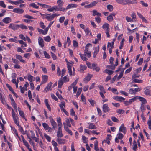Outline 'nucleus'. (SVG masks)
Returning a JSON list of instances; mask_svg holds the SVG:
<instances>
[{"label":"nucleus","instance_id":"1","mask_svg":"<svg viewBox=\"0 0 151 151\" xmlns=\"http://www.w3.org/2000/svg\"><path fill=\"white\" fill-rule=\"evenodd\" d=\"M12 115L14 122L17 126H19V121L18 120V117L15 116V114L13 109H12Z\"/></svg>","mask_w":151,"mask_h":151},{"label":"nucleus","instance_id":"2","mask_svg":"<svg viewBox=\"0 0 151 151\" xmlns=\"http://www.w3.org/2000/svg\"><path fill=\"white\" fill-rule=\"evenodd\" d=\"M78 5L75 4L71 3L69 4L66 8H64V12L66 11L67 10L71 8H77Z\"/></svg>","mask_w":151,"mask_h":151},{"label":"nucleus","instance_id":"3","mask_svg":"<svg viewBox=\"0 0 151 151\" xmlns=\"http://www.w3.org/2000/svg\"><path fill=\"white\" fill-rule=\"evenodd\" d=\"M60 14H58L55 13L53 14L52 15H47V19L48 21H51L53 20L54 18L57 16H59Z\"/></svg>","mask_w":151,"mask_h":151},{"label":"nucleus","instance_id":"4","mask_svg":"<svg viewBox=\"0 0 151 151\" xmlns=\"http://www.w3.org/2000/svg\"><path fill=\"white\" fill-rule=\"evenodd\" d=\"M98 3V1H93L92 2H91L90 4L85 5L84 7L86 8H92L95 6Z\"/></svg>","mask_w":151,"mask_h":151},{"label":"nucleus","instance_id":"5","mask_svg":"<svg viewBox=\"0 0 151 151\" xmlns=\"http://www.w3.org/2000/svg\"><path fill=\"white\" fill-rule=\"evenodd\" d=\"M102 109L103 112L104 113L109 112L110 110V109L108 106V105L106 104H104L103 105Z\"/></svg>","mask_w":151,"mask_h":151},{"label":"nucleus","instance_id":"6","mask_svg":"<svg viewBox=\"0 0 151 151\" xmlns=\"http://www.w3.org/2000/svg\"><path fill=\"white\" fill-rule=\"evenodd\" d=\"M48 76L47 75H42V80L40 85L46 83L48 79Z\"/></svg>","mask_w":151,"mask_h":151},{"label":"nucleus","instance_id":"7","mask_svg":"<svg viewBox=\"0 0 151 151\" xmlns=\"http://www.w3.org/2000/svg\"><path fill=\"white\" fill-rule=\"evenodd\" d=\"M19 25H15L13 23H11L9 26V28L12 29L14 30H17L18 29Z\"/></svg>","mask_w":151,"mask_h":151},{"label":"nucleus","instance_id":"8","mask_svg":"<svg viewBox=\"0 0 151 151\" xmlns=\"http://www.w3.org/2000/svg\"><path fill=\"white\" fill-rule=\"evenodd\" d=\"M38 42L39 45L42 48L44 46V41L42 38L39 37L38 39Z\"/></svg>","mask_w":151,"mask_h":151},{"label":"nucleus","instance_id":"9","mask_svg":"<svg viewBox=\"0 0 151 151\" xmlns=\"http://www.w3.org/2000/svg\"><path fill=\"white\" fill-rule=\"evenodd\" d=\"M113 98L114 100L119 101H122L125 99V98L122 96H113Z\"/></svg>","mask_w":151,"mask_h":151},{"label":"nucleus","instance_id":"10","mask_svg":"<svg viewBox=\"0 0 151 151\" xmlns=\"http://www.w3.org/2000/svg\"><path fill=\"white\" fill-rule=\"evenodd\" d=\"M119 131L125 134L127 132L126 128L124 126V124H122L119 128Z\"/></svg>","mask_w":151,"mask_h":151},{"label":"nucleus","instance_id":"11","mask_svg":"<svg viewBox=\"0 0 151 151\" xmlns=\"http://www.w3.org/2000/svg\"><path fill=\"white\" fill-rule=\"evenodd\" d=\"M13 12L14 13L18 14H22L24 12V10L19 8H14Z\"/></svg>","mask_w":151,"mask_h":151},{"label":"nucleus","instance_id":"12","mask_svg":"<svg viewBox=\"0 0 151 151\" xmlns=\"http://www.w3.org/2000/svg\"><path fill=\"white\" fill-rule=\"evenodd\" d=\"M93 76V75L90 74L88 73L87 75L83 79V81L85 82H88L91 80V78Z\"/></svg>","mask_w":151,"mask_h":151},{"label":"nucleus","instance_id":"13","mask_svg":"<svg viewBox=\"0 0 151 151\" xmlns=\"http://www.w3.org/2000/svg\"><path fill=\"white\" fill-rule=\"evenodd\" d=\"M102 28L105 31H109V25L107 23H104L102 26Z\"/></svg>","mask_w":151,"mask_h":151},{"label":"nucleus","instance_id":"14","mask_svg":"<svg viewBox=\"0 0 151 151\" xmlns=\"http://www.w3.org/2000/svg\"><path fill=\"white\" fill-rule=\"evenodd\" d=\"M63 124L65 130L67 132L68 134H70L71 136H72L73 135V133L72 131L70 130L66 126V124L65 123H63Z\"/></svg>","mask_w":151,"mask_h":151},{"label":"nucleus","instance_id":"15","mask_svg":"<svg viewBox=\"0 0 151 151\" xmlns=\"http://www.w3.org/2000/svg\"><path fill=\"white\" fill-rule=\"evenodd\" d=\"M2 21L4 23L7 24L11 22L12 19L10 17H6L3 19Z\"/></svg>","mask_w":151,"mask_h":151},{"label":"nucleus","instance_id":"16","mask_svg":"<svg viewBox=\"0 0 151 151\" xmlns=\"http://www.w3.org/2000/svg\"><path fill=\"white\" fill-rule=\"evenodd\" d=\"M138 16L142 20L143 22H145V23H147L148 22L145 18L141 14L138 12H137Z\"/></svg>","mask_w":151,"mask_h":151},{"label":"nucleus","instance_id":"17","mask_svg":"<svg viewBox=\"0 0 151 151\" xmlns=\"http://www.w3.org/2000/svg\"><path fill=\"white\" fill-rule=\"evenodd\" d=\"M116 14L114 13H112L110 14V15L108 16L107 17V20L109 22H111L113 20V17L115 16Z\"/></svg>","mask_w":151,"mask_h":151},{"label":"nucleus","instance_id":"18","mask_svg":"<svg viewBox=\"0 0 151 151\" xmlns=\"http://www.w3.org/2000/svg\"><path fill=\"white\" fill-rule=\"evenodd\" d=\"M57 136L58 138H61L63 137V134L62 132V129L58 128L57 132Z\"/></svg>","mask_w":151,"mask_h":151},{"label":"nucleus","instance_id":"19","mask_svg":"<svg viewBox=\"0 0 151 151\" xmlns=\"http://www.w3.org/2000/svg\"><path fill=\"white\" fill-rule=\"evenodd\" d=\"M16 58L17 60H19L20 62H22L24 63H26L25 60L22 59V57L21 55L18 54H16Z\"/></svg>","mask_w":151,"mask_h":151},{"label":"nucleus","instance_id":"20","mask_svg":"<svg viewBox=\"0 0 151 151\" xmlns=\"http://www.w3.org/2000/svg\"><path fill=\"white\" fill-rule=\"evenodd\" d=\"M92 68L93 70H95L96 72H99L100 70V68L98 67L97 64L93 63L92 64Z\"/></svg>","mask_w":151,"mask_h":151},{"label":"nucleus","instance_id":"21","mask_svg":"<svg viewBox=\"0 0 151 151\" xmlns=\"http://www.w3.org/2000/svg\"><path fill=\"white\" fill-rule=\"evenodd\" d=\"M57 3L58 4V7L60 8H63L62 6L64 4V2L63 0H58L57 1Z\"/></svg>","mask_w":151,"mask_h":151},{"label":"nucleus","instance_id":"22","mask_svg":"<svg viewBox=\"0 0 151 151\" xmlns=\"http://www.w3.org/2000/svg\"><path fill=\"white\" fill-rule=\"evenodd\" d=\"M87 68V67L85 65H80L79 71L81 73H84V70Z\"/></svg>","mask_w":151,"mask_h":151},{"label":"nucleus","instance_id":"23","mask_svg":"<svg viewBox=\"0 0 151 151\" xmlns=\"http://www.w3.org/2000/svg\"><path fill=\"white\" fill-rule=\"evenodd\" d=\"M57 141L60 144H64L65 143V140L63 139L58 138Z\"/></svg>","mask_w":151,"mask_h":151},{"label":"nucleus","instance_id":"24","mask_svg":"<svg viewBox=\"0 0 151 151\" xmlns=\"http://www.w3.org/2000/svg\"><path fill=\"white\" fill-rule=\"evenodd\" d=\"M99 45L97 47H95L94 49V51L93 52V57L95 58L96 57V55L98 53L99 50Z\"/></svg>","mask_w":151,"mask_h":151},{"label":"nucleus","instance_id":"25","mask_svg":"<svg viewBox=\"0 0 151 151\" xmlns=\"http://www.w3.org/2000/svg\"><path fill=\"white\" fill-rule=\"evenodd\" d=\"M92 15L93 16H97L98 17H101V14L99 12H98L96 10H93L92 11Z\"/></svg>","mask_w":151,"mask_h":151},{"label":"nucleus","instance_id":"26","mask_svg":"<svg viewBox=\"0 0 151 151\" xmlns=\"http://www.w3.org/2000/svg\"><path fill=\"white\" fill-rule=\"evenodd\" d=\"M52 84V83L51 82H50L49 83H48L46 88L44 89V91L46 92H47L51 88Z\"/></svg>","mask_w":151,"mask_h":151},{"label":"nucleus","instance_id":"27","mask_svg":"<svg viewBox=\"0 0 151 151\" xmlns=\"http://www.w3.org/2000/svg\"><path fill=\"white\" fill-rule=\"evenodd\" d=\"M44 102L45 104L46 107L48 108L49 111H51V109L50 105H49L48 104V99H45L44 101Z\"/></svg>","mask_w":151,"mask_h":151},{"label":"nucleus","instance_id":"28","mask_svg":"<svg viewBox=\"0 0 151 151\" xmlns=\"http://www.w3.org/2000/svg\"><path fill=\"white\" fill-rule=\"evenodd\" d=\"M138 99L141 101V104H145L147 103L146 99L143 97L141 96H138Z\"/></svg>","mask_w":151,"mask_h":151},{"label":"nucleus","instance_id":"29","mask_svg":"<svg viewBox=\"0 0 151 151\" xmlns=\"http://www.w3.org/2000/svg\"><path fill=\"white\" fill-rule=\"evenodd\" d=\"M64 82L61 78L59 80L58 83V87L59 88H61L63 85Z\"/></svg>","mask_w":151,"mask_h":151},{"label":"nucleus","instance_id":"30","mask_svg":"<svg viewBox=\"0 0 151 151\" xmlns=\"http://www.w3.org/2000/svg\"><path fill=\"white\" fill-rule=\"evenodd\" d=\"M79 55L81 59L83 61H86L88 59L86 58V56L84 54L79 53Z\"/></svg>","mask_w":151,"mask_h":151},{"label":"nucleus","instance_id":"31","mask_svg":"<svg viewBox=\"0 0 151 151\" xmlns=\"http://www.w3.org/2000/svg\"><path fill=\"white\" fill-rule=\"evenodd\" d=\"M84 51V54L88 58H90L91 56V52L89 50Z\"/></svg>","mask_w":151,"mask_h":151},{"label":"nucleus","instance_id":"32","mask_svg":"<svg viewBox=\"0 0 151 151\" xmlns=\"http://www.w3.org/2000/svg\"><path fill=\"white\" fill-rule=\"evenodd\" d=\"M37 4L40 6L42 7L45 8H49V7H50L51 6H50L48 5L45 4L40 3L38 2L37 3Z\"/></svg>","mask_w":151,"mask_h":151},{"label":"nucleus","instance_id":"33","mask_svg":"<svg viewBox=\"0 0 151 151\" xmlns=\"http://www.w3.org/2000/svg\"><path fill=\"white\" fill-rule=\"evenodd\" d=\"M89 125L88 128L90 129H96V127L95 125L93 124L92 123H88Z\"/></svg>","mask_w":151,"mask_h":151},{"label":"nucleus","instance_id":"34","mask_svg":"<svg viewBox=\"0 0 151 151\" xmlns=\"http://www.w3.org/2000/svg\"><path fill=\"white\" fill-rule=\"evenodd\" d=\"M27 77V79L30 82H32L35 80V77L32 76L30 74H28Z\"/></svg>","mask_w":151,"mask_h":151},{"label":"nucleus","instance_id":"35","mask_svg":"<svg viewBox=\"0 0 151 151\" xmlns=\"http://www.w3.org/2000/svg\"><path fill=\"white\" fill-rule=\"evenodd\" d=\"M50 123L52 126V127L53 129H55V128L57 127V124L54 120L50 122Z\"/></svg>","mask_w":151,"mask_h":151},{"label":"nucleus","instance_id":"36","mask_svg":"<svg viewBox=\"0 0 151 151\" xmlns=\"http://www.w3.org/2000/svg\"><path fill=\"white\" fill-rule=\"evenodd\" d=\"M98 87L99 88V89L101 91L100 92H102L104 94L106 93L105 90L103 86L101 85H99L98 86Z\"/></svg>","mask_w":151,"mask_h":151},{"label":"nucleus","instance_id":"37","mask_svg":"<svg viewBox=\"0 0 151 151\" xmlns=\"http://www.w3.org/2000/svg\"><path fill=\"white\" fill-rule=\"evenodd\" d=\"M137 145L136 141L134 140L133 142V150L134 151H137Z\"/></svg>","mask_w":151,"mask_h":151},{"label":"nucleus","instance_id":"38","mask_svg":"<svg viewBox=\"0 0 151 151\" xmlns=\"http://www.w3.org/2000/svg\"><path fill=\"white\" fill-rule=\"evenodd\" d=\"M65 122L66 123H65L66 124V126H67L70 127H71V124L69 119L67 118L65 120Z\"/></svg>","mask_w":151,"mask_h":151},{"label":"nucleus","instance_id":"39","mask_svg":"<svg viewBox=\"0 0 151 151\" xmlns=\"http://www.w3.org/2000/svg\"><path fill=\"white\" fill-rule=\"evenodd\" d=\"M92 46V45L90 43L87 44L85 46V49L84 50H89V48H91Z\"/></svg>","mask_w":151,"mask_h":151},{"label":"nucleus","instance_id":"40","mask_svg":"<svg viewBox=\"0 0 151 151\" xmlns=\"http://www.w3.org/2000/svg\"><path fill=\"white\" fill-rule=\"evenodd\" d=\"M133 3L130 0H124L123 5H125L127 4H131Z\"/></svg>","mask_w":151,"mask_h":151},{"label":"nucleus","instance_id":"41","mask_svg":"<svg viewBox=\"0 0 151 151\" xmlns=\"http://www.w3.org/2000/svg\"><path fill=\"white\" fill-rule=\"evenodd\" d=\"M54 10L55 11H60L64 12V8H58L57 6H53Z\"/></svg>","mask_w":151,"mask_h":151},{"label":"nucleus","instance_id":"42","mask_svg":"<svg viewBox=\"0 0 151 151\" xmlns=\"http://www.w3.org/2000/svg\"><path fill=\"white\" fill-rule=\"evenodd\" d=\"M104 72L110 75H112L114 73V71L113 70L107 69L105 70Z\"/></svg>","mask_w":151,"mask_h":151},{"label":"nucleus","instance_id":"43","mask_svg":"<svg viewBox=\"0 0 151 151\" xmlns=\"http://www.w3.org/2000/svg\"><path fill=\"white\" fill-rule=\"evenodd\" d=\"M67 65H68L67 68H68V72H69V74L70 75H72V69H71V68H72L71 65L69 64H67Z\"/></svg>","mask_w":151,"mask_h":151},{"label":"nucleus","instance_id":"44","mask_svg":"<svg viewBox=\"0 0 151 151\" xmlns=\"http://www.w3.org/2000/svg\"><path fill=\"white\" fill-rule=\"evenodd\" d=\"M148 87L145 88V90L144 91V93L146 95H150V91L148 88Z\"/></svg>","mask_w":151,"mask_h":151},{"label":"nucleus","instance_id":"45","mask_svg":"<svg viewBox=\"0 0 151 151\" xmlns=\"http://www.w3.org/2000/svg\"><path fill=\"white\" fill-rule=\"evenodd\" d=\"M19 114L23 118L25 119L26 121H27V120L25 118L24 114L23 111L20 110H19Z\"/></svg>","mask_w":151,"mask_h":151},{"label":"nucleus","instance_id":"46","mask_svg":"<svg viewBox=\"0 0 151 151\" xmlns=\"http://www.w3.org/2000/svg\"><path fill=\"white\" fill-rule=\"evenodd\" d=\"M107 8L110 12L112 11L114 9L113 6L110 4L108 5L107 6Z\"/></svg>","mask_w":151,"mask_h":151},{"label":"nucleus","instance_id":"47","mask_svg":"<svg viewBox=\"0 0 151 151\" xmlns=\"http://www.w3.org/2000/svg\"><path fill=\"white\" fill-rule=\"evenodd\" d=\"M29 6L32 7L33 8L35 9H38L39 7V6H37V5L34 3H32L29 4Z\"/></svg>","mask_w":151,"mask_h":151},{"label":"nucleus","instance_id":"48","mask_svg":"<svg viewBox=\"0 0 151 151\" xmlns=\"http://www.w3.org/2000/svg\"><path fill=\"white\" fill-rule=\"evenodd\" d=\"M138 96H135L134 97L130 99L129 100V101L132 104L133 102L134 101H135L137 99H138Z\"/></svg>","mask_w":151,"mask_h":151},{"label":"nucleus","instance_id":"49","mask_svg":"<svg viewBox=\"0 0 151 151\" xmlns=\"http://www.w3.org/2000/svg\"><path fill=\"white\" fill-rule=\"evenodd\" d=\"M42 126L44 128L45 130H47L48 129V127H49V125L46 123H43L42 124Z\"/></svg>","mask_w":151,"mask_h":151},{"label":"nucleus","instance_id":"50","mask_svg":"<svg viewBox=\"0 0 151 151\" xmlns=\"http://www.w3.org/2000/svg\"><path fill=\"white\" fill-rule=\"evenodd\" d=\"M11 105L14 109H16L17 104L15 103L14 100L11 101Z\"/></svg>","mask_w":151,"mask_h":151},{"label":"nucleus","instance_id":"51","mask_svg":"<svg viewBox=\"0 0 151 151\" xmlns=\"http://www.w3.org/2000/svg\"><path fill=\"white\" fill-rule=\"evenodd\" d=\"M44 39L45 41L48 42H50L51 40L50 37L49 36L44 37Z\"/></svg>","mask_w":151,"mask_h":151},{"label":"nucleus","instance_id":"52","mask_svg":"<svg viewBox=\"0 0 151 151\" xmlns=\"http://www.w3.org/2000/svg\"><path fill=\"white\" fill-rule=\"evenodd\" d=\"M126 20L128 22H133L132 19L129 17L126 16L125 17Z\"/></svg>","mask_w":151,"mask_h":151},{"label":"nucleus","instance_id":"53","mask_svg":"<svg viewBox=\"0 0 151 151\" xmlns=\"http://www.w3.org/2000/svg\"><path fill=\"white\" fill-rule=\"evenodd\" d=\"M44 136L47 139V140L49 142H50L51 140V137L49 136L48 135L46 134H44Z\"/></svg>","mask_w":151,"mask_h":151},{"label":"nucleus","instance_id":"54","mask_svg":"<svg viewBox=\"0 0 151 151\" xmlns=\"http://www.w3.org/2000/svg\"><path fill=\"white\" fill-rule=\"evenodd\" d=\"M20 28L22 29H26L27 28V26L26 25H24L23 24H21L19 25L18 26V28Z\"/></svg>","mask_w":151,"mask_h":151},{"label":"nucleus","instance_id":"55","mask_svg":"<svg viewBox=\"0 0 151 151\" xmlns=\"http://www.w3.org/2000/svg\"><path fill=\"white\" fill-rule=\"evenodd\" d=\"M17 126L19 127V131H20L22 134H24L25 133L23 128L19 125V126Z\"/></svg>","mask_w":151,"mask_h":151},{"label":"nucleus","instance_id":"56","mask_svg":"<svg viewBox=\"0 0 151 151\" xmlns=\"http://www.w3.org/2000/svg\"><path fill=\"white\" fill-rule=\"evenodd\" d=\"M13 131L15 134V135L17 136L18 137V138L19 139H20V137L18 135L17 131L16 129L14 128H13Z\"/></svg>","mask_w":151,"mask_h":151},{"label":"nucleus","instance_id":"57","mask_svg":"<svg viewBox=\"0 0 151 151\" xmlns=\"http://www.w3.org/2000/svg\"><path fill=\"white\" fill-rule=\"evenodd\" d=\"M131 16L132 19L133 20H135L136 19V15L134 12H132L131 15Z\"/></svg>","mask_w":151,"mask_h":151},{"label":"nucleus","instance_id":"58","mask_svg":"<svg viewBox=\"0 0 151 151\" xmlns=\"http://www.w3.org/2000/svg\"><path fill=\"white\" fill-rule=\"evenodd\" d=\"M140 109L141 111L143 112L146 109L145 105V104H141Z\"/></svg>","mask_w":151,"mask_h":151},{"label":"nucleus","instance_id":"59","mask_svg":"<svg viewBox=\"0 0 151 151\" xmlns=\"http://www.w3.org/2000/svg\"><path fill=\"white\" fill-rule=\"evenodd\" d=\"M125 40L124 38H123L122 41L120 42V45L119 47V48L120 49H122V48L123 45H124V42Z\"/></svg>","mask_w":151,"mask_h":151},{"label":"nucleus","instance_id":"60","mask_svg":"<svg viewBox=\"0 0 151 151\" xmlns=\"http://www.w3.org/2000/svg\"><path fill=\"white\" fill-rule=\"evenodd\" d=\"M73 44L74 47L76 48L78 47V43L77 41L75 40H73Z\"/></svg>","mask_w":151,"mask_h":151},{"label":"nucleus","instance_id":"61","mask_svg":"<svg viewBox=\"0 0 151 151\" xmlns=\"http://www.w3.org/2000/svg\"><path fill=\"white\" fill-rule=\"evenodd\" d=\"M82 88H79L78 89V91H77V94L76 95V96L77 97H78L80 95V94H81V93L82 91Z\"/></svg>","mask_w":151,"mask_h":151},{"label":"nucleus","instance_id":"62","mask_svg":"<svg viewBox=\"0 0 151 151\" xmlns=\"http://www.w3.org/2000/svg\"><path fill=\"white\" fill-rule=\"evenodd\" d=\"M44 54L45 58L47 59H49L50 58V55L46 51H44Z\"/></svg>","mask_w":151,"mask_h":151},{"label":"nucleus","instance_id":"63","mask_svg":"<svg viewBox=\"0 0 151 151\" xmlns=\"http://www.w3.org/2000/svg\"><path fill=\"white\" fill-rule=\"evenodd\" d=\"M125 112L124 110L119 109L116 111V112L120 114H123Z\"/></svg>","mask_w":151,"mask_h":151},{"label":"nucleus","instance_id":"64","mask_svg":"<svg viewBox=\"0 0 151 151\" xmlns=\"http://www.w3.org/2000/svg\"><path fill=\"white\" fill-rule=\"evenodd\" d=\"M59 106L61 109L63 108L65 106V103L64 101L62 102Z\"/></svg>","mask_w":151,"mask_h":151}]
</instances>
